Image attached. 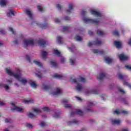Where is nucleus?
<instances>
[{
    "instance_id": "obj_62",
    "label": "nucleus",
    "mask_w": 131,
    "mask_h": 131,
    "mask_svg": "<svg viewBox=\"0 0 131 131\" xmlns=\"http://www.w3.org/2000/svg\"><path fill=\"white\" fill-rule=\"evenodd\" d=\"M13 42H14V45H18V43H19L18 42V39H16L14 41H13Z\"/></svg>"
},
{
    "instance_id": "obj_43",
    "label": "nucleus",
    "mask_w": 131,
    "mask_h": 131,
    "mask_svg": "<svg viewBox=\"0 0 131 131\" xmlns=\"http://www.w3.org/2000/svg\"><path fill=\"white\" fill-rule=\"evenodd\" d=\"M118 77H119L120 79H123V75L120 73L118 74Z\"/></svg>"
},
{
    "instance_id": "obj_56",
    "label": "nucleus",
    "mask_w": 131,
    "mask_h": 131,
    "mask_svg": "<svg viewBox=\"0 0 131 131\" xmlns=\"http://www.w3.org/2000/svg\"><path fill=\"white\" fill-rule=\"evenodd\" d=\"M42 109L43 110V111H49V107H44Z\"/></svg>"
},
{
    "instance_id": "obj_57",
    "label": "nucleus",
    "mask_w": 131,
    "mask_h": 131,
    "mask_svg": "<svg viewBox=\"0 0 131 131\" xmlns=\"http://www.w3.org/2000/svg\"><path fill=\"white\" fill-rule=\"evenodd\" d=\"M40 126H46V123L44 122H41L40 123Z\"/></svg>"
},
{
    "instance_id": "obj_22",
    "label": "nucleus",
    "mask_w": 131,
    "mask_h": 131,
    "mask_svg": "<svg viewBox=\"0 0 131 131\" xmlns=\"http://www.w3.org/2000/svg\"><path fill=\"white\" fill-rule=\"evenodd\" d=\"M70 31V27H65L62 29V32H69Z\"/></svg>"
},
{
    "instance_id": "obj_59",
    "label": "nucleus",
    "mask_w": 131,
    "mask_h": 131,
    "mask_svg": "<svg viewBox=\"0 0 131 131\" xmlns=\"http://www.w3.org/2000/svg\"><path fill=\"white\" fill-rule=\"evenodd\" d=\"M88 34H89V35H93V34H94V32H93L91 30H89L88 31Z\"/></svg>"
},
{
    "instance_id": "obj_45",
    "label": "nucleus",
    "mask_w": 131,
    "mask_h": 131,
    "mask_svg": "<svg viewBox=\"0 0 131 131\" xmlns=\"http://www.w3.org/2000/svg\"><path fill=\"white\" fill-rule=\"evenodd\" d=\"M70 62L71 64V65H75V63L74 62V59L71 58L70 60Z\"/></svg>"
},
{
    "instance_id": "obj_23",
    "label": "nucleus",
    "mask_w": 131,
    "mask_h": 131,
    "mask_svg": "<svg viewBox=\"0 0 131 131\" xmlns=\"http://www.w3.org/2000/svg\"><path fill=\"white\" fill-rule=\"evenodd\" d=\"M104 61L105 62H106V63H107V64H110V63H112V61L113 60L111 59L109 57H105L104 58Z\"/></svg>"
},
{
    "instance_id": "obj_47",
    "label": "nucleus",
    "mask_w": 131,
    "mask_h": 131,
    "mask_svg": "<svg viewBox=\"0 0 131 131\" xmlns=\"http://www.w3.org/2000/svg\"><path fill=\"white\" fill-rule=\"evenodd\" d=\"M86 112H93V110L91 108H86Z\"/></svg>"
},
{
    "instance_id": "obj_15",
    "label": "nucleus",
    "mask_w": 131,
    "mask_h": 131,
    "mask_svg": "<svg viewBox=\"0 0 131 131\" xmlns=\"http://www.w3.org/2000/svg\"><path fill=\"white\" fill-rule=\"evenodd\" d=\"M41 58L43 60H46L47 59V54L48 53L46 51H41Z\"/></svg>"
},
{
    "instance_id": "obj_39",
    "label": "nucleus",
    "mask_w": 131,
    "mask_h": 131,
    "mask_svg": "<svg viewBox=\"0 0 131 131\" xmlns=\"http://www.w3.org/2000/svg\"><path fill=\"white\" fill-rule=\"evenodd\" d=\"M76 40H78V41H80L82 39L81 37L79 36L78 35H76V37H75Z\"/></svg>"
},
{
    "instance_id": "obj_8",
    "label": "nucleus",
    "mask_w": 131,
    "mask_h": 131,
    "mask_svg": "<svg viewBox=\"0 0 131 131\" xmlns=\"http://www.w3.org/2000/svg\"><path fill=\"white\" fill-rule=\"evenodd\" d=\"M119 58L120 59V61H126L128 60V57L124 55V54L122 53L119 55Z\"/></svg>"
},
{
    "instance_id": "obj_19",
    "label": "nucleus",
    "mask_w": 131,
    "mask_h": 131,
    "mask_svg": "<svg viewBox=\"0 0 131 131\" xmlns=\"http://www.w3.org/2000/svg\"><path fill=\"white\" fill-rule=\"evenodd\" d=\"M106 77V74L104 73H102L99 75V79L100 81H102L104 78Z\"/></svg>"
},
{
    "instance_id": "obj_38",
    "label": "nucleus",
    "mask_w": 131,
    "mask_h": 131,
    "mask_svg": "<svg viewBox=\"0 0 131 131\" xmlns=\"http://www.w3.org/2000/svg\"><path fill=\"white\" fill-rule=\"evenodd\" d=\"M105 32L103 31H101V30H99V36H103L104 35H105Z\"/></svg>"
},
{
    "instance_id": "obj_7",
    "label": "nucleus",
    "mask_w": 131,
    "mask_h": 131,
    "mask_svg": "<svg viewBox=\"0 0 131 131\" xmlns=\"http://www.w3.org/2000/svg\"><path fill=\"white\" fill-rule=\"evenodd\" d=\"M11 105L14 107L11 108L12 110H15V111H17V112H23V108L15 106V103H12Z\"/></svg>"
},
{
    "instance_id": "obj_40",
    "label": "nucleus",
    "mask_w": 131,
    "mask_h": 131,
    "mask_svg": "<svg viewBox=\"0 0 131 131\" xmlns=\"http://www.w3.org/2000/svg\"><path fill=\"white\" fill-rule=\"evenodd\" d=\"M53 117H54V118H59V117H60V113H55Z\"/></svg>"
},
{
    "instance_id": "obj_53",
    "label": "nucleus",
    "mask_w": 131,
    "mask_h": 131,
    "mask_svg": "<svg viewBox=\"0 0 131 131\" xmlns=\"http://www.w3.org/2000/svg\"><path fill=\"white\" fill-rule=\"evenodd\" d=\"M26 59L28 61L29 63H30L31 62V60L30 59V57L28 55H26Z\"/></svg>"
},
{
    "instance_id": "obj_48",
    "label": "nucleus",
    "mask_w": 131,
    "mask_h": 131,
    "mask_svg": "<svg viewBox=\"0 0 131 131\" xmlns=\"http://www.w3.org/2000/svg\"><path fill=\"white\" fill-rule=\"evenodd\" d=\"M118 91L120 92V93H121V94H125V92L123 90V89H121L120 88H118Z\"/></svg>"
},
{
    "instance_id": "obj_13",
    "label": "nucleus",
    "mask_w": 131,
    "mask_h": 131,
    "mask_svg": "<svg viewBox=\"0 0 131 131\" xmlns=\"http://www.w3.org/2000/svg\"><path fill=\"white\" fill-rule=\"evenodd\" d=\"M79 121L76 119H73L72 121L68 122V125H72V124H78Z\"/></svg>"
},
{
    "instance_id": "obj_9",
    "label": "nucleus",
    "mask_w": 131,
    "mask_h": 131,
    "mask_svg": "<svg viewBox=\"0 0 131 131\" xmlns=\"http://www.w3.org/2000/svg\"><path fill=\"white\" fill-rule=\"evenodd\" d=\"M99 46V39H97L95 41L93 42H89L88 47H92V46Z\"/></svg>"
},
{
    "instance_id": "obj_26",
    "label": "nucleus",
    "mask_w": 131,
    "mask_h": 131,
    "mask_svg": "<svg viewBox=\"0 0 131 131\" xmlns=\"http://www.w3.org/2000/svg\"><path fill=\"white\" fill-rule=\"evenodd\" d=\"M50 64L52 66H53L54 68H57V67H58V63H57L55 61H50Z\"/></svg>"
},
{
    "instance_id": "obj_36",
    "label": "nucleus",
    "mask_w": 131,
    "mask_h": 131,
    "mask_svg": "<svg viewBox=\"0 0 131 131\" xmlns=\"http://www.w3.org/2000/svg\"><path fill=\"white\" fill-rule=\"evenodd\" d=\"M2 86H3L4 88L5 89L6 91H9L10 90V87H9V85L6 84H3Z\"/></svg>"
},
{
    "instance_id": "obj_18",
    "label": "nucleus",
    "mask_w": 131,
    "mask_h": 131,
    "mask_svg": "<svg viewBox=\"0 0 131 131\" xmlns=\"http://www.w3.org/2000/svg\"><path fill=\"white\" fill-rule=\"evenodd\" d=\"M36 24L37 25H39V26H40V27H41L42 29H47L48 28V24H39L38 23H37Z\"/></svg>"
},
{
    "instance_id": "obj_55",
    "label": "nucleus",
    "mask_w": 131,
    "mask_h": 131,
    "mask_svg": "<svg viewBox=\"0 0 131 131\" xmlns=\"http://www.w3.org/2000/svg\"><path fill=\"white\" fill-rule=\"evenodd\" d=\"M68 101H69L68 99H64L62 101V103L63 104H67V103H68Z\"/></svg>"
},
{
    "instance_id": "obj_25",
    "label": "nucleus",
    "mask_w": 131,
    "mask_h": 131,
    "mask_svg": "<svg viewBox=\"0 0 131 131\" xmlns=\"http://www.w3.org/2000/svg\"><path fill=\"white\" fill-rule=\"evenodd\" d=\"M53 53L58 57L61 56V52H60L58 50L53 49Z\"/></svg>"
},
{
    "instance_id": "obj_42",
    "label": "nucleus",
    "mask_w": 131,
    "mask_h": 131,
    "mask_svg": "<svg viewBox=\"0 0 131 131\" xmlns=\"http://www.w3.org/2000/svg\"><path fill=\"white\" fill-rule=\"evenodd\" d=\"M9 31H11V32H12L13 34H16V32L14 31V29H13L12 28H9Z\"/></svg>"
},
{
    "instance_id": "obj_64",
    "label": "nucleus",
    "mask_w": 131,
    "mask_h": 131,
    "mask_svg": "<svg viewBox=\"0 0 131 131\" xmlns=\"http://www.w3.org/2000/svg\"><path fill=\"white\" fill-rule=\"evenodd\" d=\"M55 23H60V21L59 20V19L56 18L55 20Z\"/></svg>"
},
{
    "instance_id": "obj_63",
    "label": "nucleus",
    "mask_w": 131,
    "mask_h": 131,
    "mask_svg": "<svg viewBox=\"0 0 131 131\" xmlns=\"http://www.w3.org/2000/svg\"><path fill=\"white\" fill-rule=\"evenodd\" d=\"M86 14V11H82L81 15L82 16H84Z\"/></svg>"
},
{
    "instance_id": "obj_29",
    "label": "nucleus",
    "mask_w": 131,
    "mask_h": 131,
    "mask_svg": "<svg viewBox=\"0 0 131 131\" xmlns=\"http://www.w3.org/2000/svg\"><path fill=\"white\" fill-rule=\"evenodd\" d=\"M53 77H54V78H58V79H60L61 78H63V76H62V75H57V74H56L55 75L53 76Z\"/></svg>"
},
{
    "instance_id": "obj_52",
    "label": "nucleus",
    "mask_w": 131,
    "mask_h": 131,
    "mask_svg": "<svg viewBox=\"0 0 131 131\" xmlns=\"http://www.w3.org/2000/svg\"><path fill=\"white\" fill-rule=\"evenodd\" d=\"M99 54L100 55H104L105 54V52L103 50H99Z\"/></svg>"
},
{
    "instance_id": "obj_27",
    "label": "nucleus",
    "mask_w": 131,
    "mask_h": 131,
    "mask_svg": "<svg viewBox=\"0 0 131 131\" xmlns=\"http://www.w3.org/2000/svg\"><path fill=\"white\" fill-rule=\"evenodd\" d=\"M43 88L45 91L51 90V86L50 85H46L45 83H43Z\"/></svg>"
},
{
    "instance_id": "obj_3",
    "label": "nucleus",
    "mask_w": 131,
    "mask_h": 131,
    "mask_svg": "<svg viewBox=\"0 0 131 131\" xmlns=\"http://www.w3.org/2000/svg\"><path fill=\"white\" fill-rule=\"evenodd\" d=\"M24 45L26 46L25 48H27L28 47L29 45L34 46V42H35V41H34L33 39H26L24 40Z\"/></svg>"
},
{
    "instance_id": "obj_37",
    "label": "nucleus",
    "mask_w": 131,
    "mask_h": 131,
    "mask_svg": "<svg viewBox=\"0 0 131 131\" xmlns=\"http://www.w3.org/2000/svg\"><path fill=\"white\" fill-rule=\"evenodd\" d=\"M7 5V2H6V0H2L0 1V5L2 6H6Z\"/></svg>"
},
{
    "instance_id": "obj_17",
    "label": "nucleus",
    "mask_w": 131,
    "mask_h": 131,
    "mask_svg": "<svg viewBox=\"0 0 131 131\" xmlns=\"http://www.w3.org/2000/svg\"><path fill=\"white\" fill-rule=\"evenodd\" d=\"M53 95L56 96L57 95H62V91L59 88H57L55 92L53 93Z\"/></svg>"
},
{
    "instance_id": "obj_51",
    "label": "nucleus",
    "mask_w": 131,
    "mask_h": 131,
    "mask_svg": "<svg viewBox=\"0 0 131 131\" xmlns=\"http://www.w3.org/2000/svg\"><path fill=\"white\" fill-rule=\"evenodd\" d=\"M92 106H95V103H94L93 102H89L88 103V107H91Z\"/></svg>"
},
{
    "instance_id": "obj_50",
    "label": "nucleus",
    "mask_w": 131,
    "mask_h": 131,
    "mask_svg": "<svg viewBox=\"0 0 131 131\" xmlns=\"http://www.w3.org/2000/svg\"><path fill=\"white\" fill-rule=\"evenodd\" d=\"M0 33H1V34H6V32L3 29H0Z\"/></svg>"
},
{
    "instance_id": "obj_60",
    "label": "nucleus",
    "mask_w": 131,
    "mask_h": 131,
    "mask_svg": "<svg viewBox=\"0 0 131 131\" xmlns=\"http://www.w3.org/2000/svg\"><path fill=\"white\" fill-rule=\"evenodd\" d=\"M114 114H120V112H119L118 110H116L114 112Z\"/></svg>"
},
{
    "instance_id": "obj_58",
    "label": "nucleus",
    "mask_w": 131,
    "mask_h": 131,
    "mask_svg": "<svg viewBox=\"0 0 131 131\" xmlns=\"http://www.w3.org/2000/svg\"><path fill=\"white\" fill-rule=\"evenodd\" d=\"M56 7L57 8V9H58V10H61V9H62V6H60L59 4H57Z\"/></svg>"
},
{
    "instance_id": "obj_30",
    "label": "nucleus",
    "mask_w": 131,
    "mask_h": 131,
    "mask_svg": "<svg viewBox=\"0 0 131 131\" xmlns=\"http://www.w3.org/2000/svg\"><path fill=\"white\" fill-rule=\"evenodd\" d=\"M35 74L36 75V76H37V77H38V78H42V76L41 75V74H40V70H38V74L37 73H35Z\"/></svg>"
},
{
    "instance_id": "obj_1",
    "label": "nucleus",
    "mask_w": 131,
    "mask_h": 131,
    "mask_svg": "<svg viewBox=\"0 0 131 131\" xmlns=\"http://www.w3.org/2000/svg\"><path fill=\"white\" fill-rule=\"evenodd\" d=\"M6 73L8 74V75H10L11 76H14L16 79L18 80V81H20V82L23 83V84H26L27 83V80L25 79V78H21V76L20 74V70H18V74H15L12 72L11 70L6 69Z\"/></svg>"
},
{
    "instance_id": "obj_21",
    "label": "nucleus",
    "mask_w": 131,
    "mask_h": 131,
    "mask_svg": "<svg viewBox=\"0 0 131 131\" xmlns=\"http://www.w3.org/2000/svg\"><path fill=\"white\" fill-rule=\"evenodd\" d=\"M29 84H30V85H31V86H32V88L36 89L37 85H36V83H35V82H34L32 81H29Z\"/></svg>"
},
{
    "instance_id": "obj_28",
    "label": "nucleus",
    "mask_w": 131,
    "mask_h": 131,
    "mask_svg": "<svg viewBox=\"0 0 131 131\" xmlns=\"http://www.w3.org/2000/svg\"><path fill=\"white\" fill-rule=\"evenodd\" d=\"M100 97L103 101H105V100H107V98H108V96H107V95L105 94H102L100 96Z\"/></svg>"
},
{
    "instance_id": "obj_61",
    "label": "nucleus",
    "mask_w": 131,
    "mask_h": 131,
    "mask_svg": "<svg viewBox=\"0 0 131 131\" xmlns=\"http://www.w3.org/2000/svg\"><path fill=\"white\" fill-rule=\"evenodd\" d=\"M61 63H64L65 62V58L64 57H61L60 59Z\"/></svg>"
},
{
    "instance_id": "obj_10",
    "label": "nucleus",
    "mask_w": 131,
    "mask_h": 131,
    "mask_svg": "<svg viewBox=\"0 0 131 131\" xmlns=\"http://www.w3.org/2000/svg\"><path fill=\"white\" fill-rule=\"evenodd\" d=\"M99 92L98 90H86L85 94L88 95L89 94H98Z\"/></svg>"
},
{
    "instance_id": "obj_20",
    "label": "nucleus",
    "mask_w": 131,
    "mask_h": 131,
    "mask_svg": "<svg viewBox=\"0 0 131 131\" xmlns=\"http://www.w3.org/2000/svg\"><path fill=\"white\" fill-rule=\"evenodd\" d=\"M114 45L117 49L121 48V43L120 41H115Z\"/></svg>"
},
{
    "instance_id": "obj_24",
    "label": "nucleus",
    "mask_w": 131,
    "mask_h": 131,
    "mask_svg": "<svg viewBox=\"0 0 131 131\" xmlns=\"http://www.w3.org/2000/svg\"><path fill=\"white\" fill-rule=\"evenodd\" d=\"M57 41L58 43H59V45H62V43H63V40H62L63 38L62 37H61L60 36H57Z\"/></svg>"
},
{
    "instance_id": "obj_33",
    "label": "nucleus",
    "mask_w": 131,
    "mask_h": 131,
    "mask_svg": "<svg viewBox=\"0 0 131 131\" xmlns=\"http://www.w3.org/2000/svg\"><path fill=\"white\" fill-rule=\"evenodd\" d=\"M34 63L36 64V65H37V66H39V67H42V64H41L39 61L34 60Z\"/></svg>"
},
{
    "instance_id": "obj_11",
    "label": "nucleus",
    "mask_w": 131,
    "mask_h": 131,
    "mask_svg": "<svg viewBox=\"0 0 131 131\" xmlns=\"http://www.w3.org/2000/svg\"><path fill=\"white\" fill-rule=\"evenodd\" d=\"M25 13L28 16L29 18L31 19V20H32V19H33L32 13H31V11L30 10H29V9H27L25 10Z\"/></svg>"
},
{
    "instance_id": "obj_41",
    "label": "nucleus",
    "mask_w": 131,
    "mask_h": 131,
    "mask_svg": "<svg viewBox=\"0 0 131 131\" xmlns=\"http://www.w3.org/2000/svg\"><path fill=\"white\" fill-rule=\"evenodd\" d=\"M37 9L38 11H39V12H42L43 11V9L41 7H40V6L38 5L37 6Z\"/></svg>"
},
{
    "instance_id": "obj_5",
    "label": "nucleus",
    "mask_w": 131,
    "mask_h": 131,
    "mask_svg": "<svg viewBox=\"0 0 131 131\" xmlns=\"http://www.w3.org/2000/svg\"><path fill=\"white\" fill-rule=\"evenodd\" d=\"M75 114H77L78 115H79L80 116H83V115L84 114V113L80 110H76L75 111V112H71L70 114L71 116H73L75 115Z\"/></svg>"
},
{
    "instance_id": "obj_2",
    "label": "nucleus",
    "mask_w": 131,
    "mask_h": 131,
    "mask_svg": "<svg viewBox=\"0 0 131 131\" xmlns=\"http://www.w3.org/2000/svg\"><path fill=\"white\" fill-rule=\"evenodd\" d=\"M84 23H91V24H95V25H99V20L98 19H83Z\"/></svg>"
},
{
    "instance_id": "obj_49",
    "label": "nucleus",
    "mask_w": 131,
    "mask_h": 131,
    "mask_svg": "<svg viewBox=\"0 0 131 131\" xmlns=\"http://www.w3.org/2000/svg\"><path fill=\"white\" fill-rule=\"evenodd\" d=\"M69 10H72V9H73V4L70 3L69 5Z\"/></svg>"
},
{
    "instance_id": "obj_35",
    "label": "nucleus",
    "mask_w": 131,
    "mask_h": 131,
    "mask_svg": "<svg viewBox=\"0 0 131 131\" xmlns=\"http://www.w3.org/2000/svg\"><path fill=\"white\" fill-rule=\"evenodd\" d=\"M28 117L29 118L33 119L35 117V115L33 114L32 113H30L28 114Z\"/></svg>"
},
{
    "instance_id": "obj_4",
    "label": "nucleus",
    "mask_w": 131,
    "mask_h": 131,
    "mask_svg": "<svg viewBox=\"0 0 131 131\" xmlns=\"http://www.w3.org/2000/svg\"><path fill=\"white\" fill-rule=\"evenodd\" d=\"M72 81L74 82V83H77V81L80 82H85L86 80H85V78L82 77H79V78H77V79H73L72 80Z\"/></svg>"
},
{
    "instance_id": "obj_12",
    "label": "nucleus",
    "mask_w": 131,
    "mask_h": 131,
    "mask_svg": "<svg viewBox=\"0 0 131 131\" xmlns=\"http://www.w3.org/2000/svg\"><path fill=\"white\" fill-rule=\"evenodd\" d=\"M83 89V86L80 83H77V86H76V90L77 92H81Z\"/></svg>"
},
{
    "instance_id": "obj_16",
    "label": "nucleus",
    "mask_w": 131,
    "mask_h": 131,
    "mask_svg": "<svg viewBox=\"0 0 131 131\" xmlns=\"http://www.w3.org/2000/svg\"><path fill=\"white\" fill-rule=\"evenodd\" d=\"M90 13H91V14H92V15H94V16H96L97 17H99V11H96V10L92 9L90 11Z\"/></svg>"
},
{
    "instance_id": "obj_32",
    "label": "nucleus",
    "mask_w": 131,
    "mask_h": 131,
    "mask_svg": "<svg viewBox=\"0 0 131 131\" xmlns=\"http://www.w3.org/2000/svg\"><path fill=\"white\" fill-rule=\"evenodd\" d=\"M120 122L121 121L119 120H114L112 121L113 124H120Z\"/></svg>"
},
{
    "instance_id": "obj_6",
    "label": "nucleus",
    "mask_w": 131,
    "mask_h": 131,
    "mask_svg": "<svg viewBox=\"0 0 131 131\" xmlns=\"http://www.w3.org/2000/svg\"><path fill=\"white\" fill-rule=\"evenodd\" d=\"M37 43L39 45L40 47L45 48V47H46V45H47V40L44 39H40L37 41Z\"/></svg>"
},
{
    "instance_id": "obj_31",
    "label": "nucleus",
    "mask_w": 131,
    "mask_h": 131,
    "mask_svg": "<svg viewBox=\"0 0 131 131\" xmlns=\"http://www.w3.org/2000/svg\"><path fill=\"white\" fill-rule=\"evenodd\" d=\"M113 35H115L116 36H119V32L116 30L113 31Z\"/></svg>"
},
{
    "instance_id": "obj_54",
    "label": "nucleus",
    "mask_w": 131,
    "mask_h": 131,
    "mask_svg": "<svg viewBox=\"0 0 131 131\" xmlns=\"http://www.w3.org/2000/svg\"><path fill=\"white\" fill-rule=\"evenodd\" d=\"M64 19L66 21H70V20H71L70 17H69L68 16H65Z\"/></svg>"
},
{
    "instance_id": "obj_44",
    "label": "nucleus",
    "mask_w": 131,
    "mask_h": 131,
    "mask_svg": "<svg viewBox=\"0 0 131 131\" xmlns=\"http://www.w3.org/2000/svg\"><path fill=\"white\" fill-rule=\"evenodd\" d=\"M92 52L94 54H98L99 53V49H93Z\"/></svg>"
},
{
    "instance_id": "obj_34",
    "label": "nucleus",
    "mask_w": 131,
    "mask_h": 131,
    "mask_svg": "<svg viewBox=\"0 0 131 131\" xmlns=\"http://www.w3.org/2000/svg\"><path fill=\"white\" fill-rule=\"evenodd\" d=\"M34 102V100H33V99H29L28 100H25L24 101V103H25V104H29V103H33Z\"/></svg>"
},
{
    "instance_id": "obj_14",
    "label": "nucleus",
    "mask_w": 131,
    "mask_h": 131,
    "mask_svg": "<svg viewBox=\"0 0 131 131\" xmlns=\"http://www.w3.org/2000/svg\"><path fill=\"white\" fill-rule=\"evenodd\" d=\"M105 15L104 14V13H101V12H99V22L100 23V22H101V20H104V19H105Z\"/></svg>"
},
{
    "instance_id": "obj_46",
    "label": "nucleus",
    "mask_w": 131,
    "mask_h": 131,
    "mask_svg": "<svg viewBox=\"0 0 131 131\" xmlns=\"http://www.w3.org/2000/svg\"><path fill=\"white\" fill-rule=\"evenodd\" d=\"M33 111L34 112H36V113H40V112H41V111L38 110V108L34 109Z\"/></svg>"
}]
</instances>
